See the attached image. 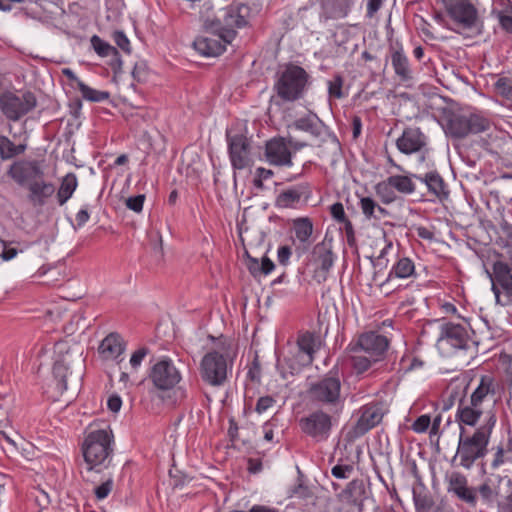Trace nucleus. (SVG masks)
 <instances>
[{
  "instance_id": "1",
  "label": "nucleus",
  "mask_w": 512,
  "mask_h": 512,
  "mask_svg": "<svg viewBox=\"0 0 512 512\" xmlns=\"http://www.w3.org/2000/svg\"><path fill=\"white\" fill-rule=\"evenodd\" d=\"M497 383L490 375H482L477 386L469 396L460 398L455 420L458 425L476 427L478 424L496 426L497 417L494 406L496 404Z\"/></svg>"
},
{
  "instance_id": "2",
  "label": "nucleus",
  "mask_w": 512,
  "mask_h": 512,
  "mask_svg": "<svg viewBox=\"0 0 512 512\" xmlns=\"http://www.w3.org/2000/svg\"><path fill=\"white\" fill-rule=\"evenodd\" d=\"M458 426V444L452 462H457V466L470 470L488 454V446L495 426L478 424L473 432L467 430L469 425Z\"/></svg>"
},
{
  "instance_id": "3",
  "label": "nucleus",
  "mask_w": 512,
  "mask_h": 512,
  "mask_svg": "<svg viewBox=\"0 0 512 512\" xmlns=\"http://www.w3.org/2000/svg\"><path fill=\"white\" fill-rule=\"evenodd\" d=\"M306 394L313 405L334 414L342 412L346 401L341 375L338 370H331L316 381L311 382Z\"/></svg>"
},
{
  "instance_id": "4",
  "label": "nucleus",
  "mask_w": 512,
  "mask_h": 512,
  "mask_svg": "<svg viewBox=\"0 0 512 512\" xmlns=\"http://www.w3.org/2000/svg\"><path fill=\"white\" fill-rule=\"evenodd\" d=\"M445 482L447 492L471 508L477 506L478 499L487 508L493 507L497 501L498 492L489 481H484L478 487H472L466 475L459 471H452L445 475Z\"/></svg>"
},
{
  "instance_id": "5",
  "label": "nucleus",
  "mask_w": 512,
  "mask_h": 512,
  "mask_svg": "<svg viewBox=\"0 0 512 512\" xmlns=\"http://www.w3.org/2000/svg\"><path fill=\"white\" fill-rule=\"evenodd\" d=\"M86 472L100 473L108 468L113 455V434L106 429L90 432L81 447Z\"/></svg>"
},
{
  "instance_id": "6",
  "label": "nucleus",
  "mask_w": 512,
  "mask_h": 512,
  "mask_svg": "<svg viewBox=\"0 0 512 512\" xmlns=\"http://www.w3.org/2000/svg\"><path fill=\"white\" fill-rule=\"evenodd\" d=\"M249 13L250 8L247 5L232 4L220 10L217 16L205 18L203 27L221 31L226 42H232L236 36V29L246 26Z\"/></svg>"
},
{
  "instance_id": "7",
  "label": "nucleus",
  "mask_w": 512,
  "mask_h": 512,
  "mask_svg": "<svg viewBox=\"0 0 512 512\" xmlns=\"http://www.w3.org/2000/svg\"><path fill=\"white\" fill-rule=\"evenodd\" d=\"M310 76L306 70L295 64H288L275 83L277 95L284 101H296L303 97Z\"/></svg>"
},
{
  "instance_id": "8",
  "label": "nucleus",
  "mask_w": 512,
  "mask_h": 512,
  "mask_svg": "<svg viewBox=\"0 0 512 512\" xmlns=\"http://www.w3.org/2000/svg\"><path fill=\"white\" fill-rule=\"evenodd\" d=\"M36 95L29 90L0 93V111L8 124L21 120L37 106Z\"/></svg>"
},
{
  "instance_id": "9",
  "label": "nucleus",
  "mask_w": 512,
  "mask_h": 512,
  "mask_svg": "<svg viewBox=\"0 0 512 512\" xmlns=\"http://www.w3.org/2000/svg\"><path fill=\"white\" fill-rule=\"evenodd\" d=\"M490 128V121L479 113H452L446 124V134L456 140L479 134Z\"/></svg>"
},
{
  "instance_id": "10",
  "label": "nucleus",
  "mask_w": 512,
  "mask_h": 512,
  "mask_svg": "<svg viewBox=\"0 0 512 512\" xmlns=\"http://www.w3.org/2000/svg\"><path fill=\"white\" fill-rule=\"evenodd\" d=\"M471 344L472 339L466 326L453 322L440 326L436 346L443 355L450 356L458 351H466Z\"/></svg>"
},
{
  "instance_id": "11",
  "label": "nucleus",
  "mask_w": 512,
  "mask_h": 512,
  "mask_svg": "<svg viewBox=\"0 0 512 512\" xmlns=\"http://www.w3.org/2000/svg\"><path fill=\"white\" fill-rule=\"evenodd\" d=\"M148 380L157 391H170L181 382L182 373L174 360L163 356L150 367Z\"/></svg>"
},
{
  "instance_id": "12",
  "label": "nucleus",
  "mask_w": 512,
  "mask_h": 512,
  "mask_svg": "<svg viewBox=\"0 0 512 512\" xmlns=\"http://www.w3.org/2000/svg\"><path fill=\"white\" fill-rule=\"evenodd\" d=\"M334 413L324 408L310 412L299 420L301 431L316 442L326 441L334 426Z\"/></svg>"
},
{
  "instance_id": "13",
  "label": "nucleus",
  "mask_w": 512,
  "mask_h": 512,
  "mask_svg": "<svg viewBox=\"0 0 512 512\" xmlns=\"http://www.w3.org/2000/svg\"><path fill=\"white\" fill-rule=\"evenodd\" d=\"M232 371V361L228 362L225 355L211 351L204 355L200 363V375L204 382L219 387L227 380L228 372Z\"/></svg>"
},
{
  "instance_id": "14",
  "label": "nucleus",
  "mask_w": 512,
  "mask_h": 512,
  "mask_svg": "<svg viewBox=\"0 0 512 512\" xmlns=\"http://www.w3.org/2000/svg\"><path fill=\"white\" fill-rule=\"evenodd\" d=\"M388 346L389 340L386 336L370 331L352 341L347 349L350 353H364L379 361L386 353Z\"/></svg>"
},
{
  "instance_id": "15",
  "label": "nucleus",
  "mask_w": 512,
  "mask_h": 512,
  "mask_svg": "<svg viewBox=\"0 0 512 512\" xmlns=\"http://www.w3.org/2000/svg\"><path fill=\"white\" fill-rule=\"evenodd\" d=\"M228 153L231 165L235 170H242L252 163L251 141L242 133L227 131Z\"/></svg>"
},
{
  "instance_id": "16",
  "label": "nucleus",
  "mask_w": 512,
  "mask_h": 512,
  "mask_svg": "<svg viewBox=\"0 0 512 512\" xmlns=\"http://www.w3.org/2000/svg\"><path fill=\"white\" fill-rule=\"evenodd\" d=\"M25 120L22 123L21 131L15 132L12 124H7V131L11 138L0 135V159L3 161L11 160L23 155L28 148V133L26 131Z\"/></svg>"
},
{
  "instance_id": "17",
  "label": "nucleus",
  "mask_w": 512,
  "mask_h": 512,
  "mask_svg": "<svg viewBox=\"0 0 512 512\" xmlns=\"http://www.w3.org/2000/svg\"><path fill=\"white\" fill-rule=\"evenodd\" d=\"M311 197V185L302 182L281 190L275 198V206L282 209H297L306 205Z\"/></svg>"
},
{
  "instance_id": "18",
  "label": "nucleus",
  "mask_w": 512,
  "mask_h": 512,
  "mask_svg": "<svg viewBox=\"0 0 512 512\" xmlns=\"http://www.w3.org/2000/svg\"><path fill=\"white\" fill-rule=\"evenodd\" d=\"M443 3L451 19L462 28L476 26L478 12L469 0H443Z\"/></svg>"
},
{
  "instance_id": "19",
  "label": "nucleus",
  "mask_w": 512,
  "mask_h": 512,
  "mask_svg": "<svg viewBox=\"0 0 512 512\" xmlns=\"http://www.w3.org/2000/svg\"><path fill=\"white\" fill-rule=\"evenodd\" d=\"M385 407L381 402H371L359 410L360 417L352 428L353 435L360 437L377 426L385 415Z\"/></svg>"
},
{
  "instance_id": "20",
  "label": "nucleus",
  "mask_w": 512,
  "mask_h": 512,
  "mask_svg": "<svg viewBox=\"0 0 512 512\" xmlns=\"http://www.w3.org/2000/svg\"><path fill=\"white\" fill-rule=\"evenodd\" d=\"M331 240L326 239L316 244L312 251L313 263L316 266L313 278L322 283L326 281L329 271L334 265L335 256L332 252Z\"/></svg>"
},
{
  "instance_id": "21",
  "label": "nucleus",
  "mask_w": 512,
  "mask_h": 512,
  "mask_svg": "<svg viewBox=\"0 0 512 512\" xmlns=\"http://www.w3.org/2000/svg\"><path fill=\"white\" fill-rule=\"evenodd\" d=\"M7 174L18 185L25 187L39 178H44V171L37 160L15 162L10 166Z\"/></svg>"
},
{
  "instance_id": "22",
  "label": "nucleus",
  "mask_w": 512,
  "mask_h": 512,
  "mask_svg": "<svg viewBox=\"0 0 512 512\" xmlns=\"http://www.w3.org/2000/svg\"><path fill=\"white\" fill-rule=\"evenodd\" d=\"M396 146L403 154L420 152L421 160L425 159L424 152L427 146V137L418 127H408L403 130L402 135L397 139Z\"/></svg>"
},
{
  "instance_id": "23",
  "label": "nucleus",
  "mask_w": 512,
  "mask_h": 512,
  "mask_svg": "<svg viewBox=\"0 0 512 512\" xmlns=\"http://www.w3.org/2000/svg\"><path fill=\"white\" fill-rule=\"evenodd\" d=\"M206 35L197 37L193 46L203 56H218L222 54L226 48V45L230 42H226L224 39V33L221 31H213L208 27H204Z\"/></svg>"
},
{
  "instance_id": "24",
  "label": "nucleus",
  "mask_w": 512,
  "mask_h": 512,
  "mask_svg": "<svg viewBox=\"0 0 512 512\" xmlns=\"http://www.w3.org/2000/svg\"><path fill=\"white\" fill-rule=\"evenodd\" d=\"M265 159L273 166H292V153L282 137H274L266 142Z\"/></svg>"
},
{
  "instance_id": "25",
  "label": "nucleus",
  "mask_w": 512,
  "mask_h": 512,
  "mask_svg": "<svg viewBox=\"0 0 512 512\" xmlns=\"http://www.w3.org/2000/svg\"><path fill=\"white\" fill-rule=\"evenodd\" d=\"M293 244L297 250L306 251L312 244L314 226L309 217H298L292 221Z\"/></svg>"
},
{
  "instance_id": "26",
  "label": "nucleus",
  "mask_w": 512,
  "mask_h": 512,
  "mask_svg": "<svg viewBox=\"0 0 512 512\" xmlns=\"http://www.w3.org/2000/svg\"><path fill=\"white\" fill-rule=\"evenodd\" d=\"M28 190V200L35 207H42L47 200L55 193V185L52 182L39 178L26 186Z\"/></svg>"
},
{
  "instance_id": "27",
  "label": "nucleus",
  "mask_w": 512,
  "mask_h": 512,
  "mask_svg": "<svg viewBox=\"0 0 512 512\" xmlns=\"http://www.w3.org/2000/svg\"><path fill=\"white\" fill-rule=\"evenodd\" d=\"M353 0H321L320 20H337L348 15Z\"/></svg>"
},
{
  "instance_id": "28",
  "label": "nucleus",
  "mask_w": 512,
  "mask_h": 512,
  "mask_svg": "<svg viewBox=\"0 0 512 512\" xmlns=\"http://www.w3.org/2000/svg\"><path fill=\"white\" fill-rule=\"evenodd\" d=\"M494 279L492 280V291L496 298H499L500 286L508 295L512 296V271L508 264L497 261L493 265Z\"/></svg>"
},
{
  "instance_id": "29",
  "label": "nucleus",
  "mask_w": 512,
  "mask_h": 512,
  "mask_svg": "<svg viewBox=\"0 0 512 512\" xmlns=\"http://www.w3.org/2000/svg\"><path fill=\"white\" fill-rule=\"evenodd\" d=\"M413 178L425 183L428 192L439 200L446 199L449 195L447 186L442 176L437 171H431L424 176L412 174Z\"/></svg>"
},
{
  "instance_id": "30",
  "label": "nucleus",
  "mask_w": 512,
  "mask_h": 512,
  "mask_svg": "<svg viewBox=\"0 0 512 512\" xmlns=\"http://www.w3.org/2000/svg\"><path fill=\"white\" fill-rule=\"evenodd\" d=\"M126 344L117 333H110L101 342L99 352L105 359L117 360L125 351Z\"/></svg>"
},
{
  "instance_id": "31",
  "label": "nucleus",
  "mask_w": 512,
  "mask_h": 512,
  "mask_svg": "<svg viewBox=\"0 0 512 512\" xmlns=\"http://www.w3.org/2000/svg\"><path fill=\"white\" fill-rule=\"evenodd\" d=\"M316 337L313 333H304L297 339V354L300 362L304 365H311L314 360Z\"/></svg>"
},
{
  "instance_id": "32",
  "label": "nucleus",
  "mask_w": 512,
  "mask_h": 512,
  "mask_svg": "<svg viewBox=\"0 0 512 512\" xmlns=\"http://www.w3.org/2000/svg\"><path fill=\"white\" fill-rule=\"evenodd\" d=\"M292 127L296 130L307 132L314 137H319L322 135L324 123L316 114L309 113L296 119L292 123Z\"/></svg>"
},
{
  "instance_id": "33",
  "label": "nucleus",
  "mask_w": 512,
  "mask_h": 512,
  "mask_svg": "<svg viewBox=\"0 0 512 512\" xmlns=\"http://www.w3.org/2000/svg\"><path fill=\"white\" fill-rule=\"evenodd\" d=\"M492 14L497 18L500 27L507 33H512V3L509 0H496Z\"/></svg>"
},
{
  "instance_id": "34",
  "label": "nucleus",
  "mask_w": 512,
  "mask_h": 512,
  "mask_svg": "<svg viewBox=\"0 0 512 512\" xmlns=\"http://www.w3.org/2000/svg\"><path fill=\"white\" fill-rule=\"evenodd\" d=\"M391 63L395 74L401 81H409L413 78L409 60L404 54L402 47L393 50L391 54Z\"/></svg>"
},
{
  "instance_id": "35",
  "label": "nucleus",
  "mask_w": 512,
  "mask_h": 512,
  "mask_svg": "<svg viewBox=\"0 0 512 512\" xmlns=\"http://www.w3.org/2000/svg\"><path fill=\"white\" fill-rule=\"evenodd\" d=\"M415 276L416 270L413 260L408 257H400L392 266L386 282L391 281L393 278L406 279Z\"/></svg>"
},
{
  "instance_id": "36",
  "label": "nucleus",
  "mask_w": 512,
  "mask_h": 512,
  "mask_svg": "<svg viewBox=\"0 0 512 512\" xmlns=\"http://www.w3.org/2000/svg\"><path fill=\"white\" fill-rule=\"evenodd\" d=\"M78 185L77 177L74 173H68L63 177L61 185L57 192L59 205H64L73 195Z\"/></svg>"
},
{
  "instance_id": "37",
  "label": "nucleus",
  "mask_w": 512,
  "mask_h": 512,
  "mask_svg": "<svg viewBox=\"0 0 512 512\" xmlns=\"http://www.w3.org/2000/svg\"><path fill=\"white\" fill-rule=\"evenodd\" d=\"M247 269L253 277H257L260 275H268L270 274L274 268V263L266 256H264L261 262L258 259L248 256L247 258Z\"/></svg>"
},
{
  "instance_id": "38",
  "label": "nucleus",
  "mask_w": 512,
  "mask_h": 512,
  "mask_svg": "<svg viewBox=\"0 0 512 512\" xmlns=\"http://www.w3.org/2000/svg\"><path fill=\"white\" fill-rule=\"evenodd\" d=\"M68 372L69 366L66 357H62L54 363L52 373L54 379L57 381V389L59 391H64L67 389Z\"/></svg>"
},
{
  "instance_id": "39",
  "label": "nucleus",
  "mask_w": 512,
  "mask_h": 512,
  "mask_svg": "<svg viewBox=\"0 0 512 512\" xmlns=\"http://www.w3.org/2000/svg\"><path fill=\"white\" fill-rule=\"evenodd\" d=\"M412 175H392L389 176V184H391L396 191L401 194L409 195L415 192L416 186L412 181Z\"/></svg>"
},
{
  "instance_id": "40",
  "label": "nucleus",
  "mask_w": 512,
  "mask_h": 512,
  "mask_svg": "<svg viewBox=\"0 0 512 512\" xmlns=\"http://www.w3.org/2000/svg\"><path fill=\"white\" fill-rule=\"evenodd\" d=\"M343 492L352 502H362L365 498V484L361 479H354L349 482Z\"/></svg>"
},
{
  "instance_id": "41",
  "label": "nucleus",
  "mask_w": 512,
  "mask_h": 512,
  "mask_svg": "<svg viewBox=\"0 0 512 512\" xmlns=\"http://www.w3.org/2000/svg\"><path fill=\"white\" fill-rule=\"evenodd\" d=\"M413 501L417 512H428L434 502L423 489L413 488Z\"/></svg>"
},
{
  "instance_id": "42",
  "label": "nucleus",
  "mask_w": 512,
  "mask_h": 512,
  "mask_svg": "<svg viewBox=\"0 0 512 512\" xmlns=\"http://www.w3.org/2000/svg\"><path fill=\"white\" fill-rule=\"evenodd\" d=\"M78 89L80 90L84 99L92 102H102L110 97L109 92L95 90L86 85L84 82L78 83Z\"/></svg>"
},
{
  "instance_id": "43",
  "label": "nucleus",
  "mask_w": 512,
  "mask_h": 512,
  "mask_svg": "<svg viewBox=\"0 0 512 512\" xmlns=\"http://www.w3.org/2000/svg\"><path fill=\"white\" fill-rule=\"evenodd\" d=\"M497 95L512 102V75L501 76L494 83Z\"/></svg>"
},
{
  "instance_id": "44",
  "label": "nucleus",
  "mask_w": 512,
  "mask_h": 512,
  "mask_svg": "<svg viewBox=\"0 0 512 512\" xmlns=\"http://www.w3.org/2000/svg\"><path fill=\"white\" fill-rule=\"evenodd\" d=\"M344 78L341 74H334L331 79L327 81L328 95L333 99H341L345 97L343 92Z\"/></svg>"
},
{
  "instance_id": "45",
  "label": "nucleus",
  "mask_w": 512,
  "mask_h": 512,
  "mask_svg": "<svg viewBox=\"0 0 512 512\" xmlns=\"http://www.w3.org/2000/svg\"><path fill=\"white\" fill-rule=\"evenodd\" d=\"M91 44L95 52L100 57H109L110 55L117 54V48L110 45L108 42L102 40L99 36L93 35L91 37Z\"/></svg>"
},
{
  "instance_id": "46",
  "label": "nucleus",
  "mask_w": 512,
  "mask_h": 512,
  "mask_svg": "<svg viewBox=\"0 0 512 512\" xmlns=\"http://www.w3.org/2000/svg\"><path fill=\"white\" fill-rule=\"evenodd\" d=\"M375 191L384 204H390L396 200L394 187L391 184H389L388 178L385 181L379 182L375 186Z\"/></svg>"
},
{
  "instance_id": "47",
  "label": "nucleus",
  "mask_w": 512,
  "mask_h": 512,
  "mask_svg": "<svg viewBox=\"0 0 512 512\" xmlns=\"http://www.w3.org/2000/svg\"><path fill=\"white\" fill-rule=\"evenodd\" d=\"M351 361L353 368L358 373L367 371L372 363L377 362V359H372L369 355L364 353H351Z\"/></svg>"
},
{
  "instance_id": "48",
  "label": "nucleus",
  "mask_w": 512,
  "mask_h": 512,
  "mask_svg": "<svg viewBox=\"0 0 512 512\" xmlns=\"http://www.w3.org/2000/svg\"><path fill=\"white\" fill-rule=\"evenodd\" d=\"M114 487V480L111 474L104 475L101 484L94 488V494L97 500H104L109 496Z\"/></svg>"
},
{
  "instance_id": "49",
  "label": "nucleus",
  "mask_w": 512,
  "mask_h": 512,
  "mask_svg": "<svg viewBox=\"0 0 512 512\" xmlns=\"http://www.w3.org/2000/svg\"><path fill=\"white\" fill-rule=\"evenodd\" d=\"M359 205L362 213L367 219H379V216L375 213L377 202L373 198L362 197Z\"/></svg>"
},
{
  "instance_id": "50",
  "label": "nucleus",
  "mask_w": 512,
  "mask_h": 512,
  "mask_svg": "<svg viewBox=\"0 0 512 512\" xmlns=\"http://www.w3.org/2000/svg\"><path fill=\"white\" fill-rule=\"evenodd\" d=\"M112 38L121 50H123L127 54L131 53L130 41L123 31H115L112 35Z\"/></svg>"
},
{
  "instance_id": "51",
  "label": "nucleus",
  "mask_w": 512,
  "mask_h": 512,
  "mask_svg": "<svg viewBox=\"0 0 512 512\" xmlns=\"http://www.w3.org/2000/svg\"><path fill=\"white\" fill-rule=\"evenodd\" d=\"M150 350L147 347H140L130 357V366L132 369L137 370L143 359L149 354Z\"/></svg>"
},
{
  "instance_id": "52",
  "label": "nucleus",
  "mask_w": 512,
  "mask_h": 512,
  "mask_svg": "<svg viewBox=\"0 0 512 512\" xmlns=\"http://www.w3.org/2000/svg\"><path fill=\"white\" fill-rule=\"evenodd\" d=\"M145 201V195L139 194L126 199V207L134 212H141Z\"/></svg>"
},
{
  "instance_id": "53",
  "label": "nucleus",
  "mask_w": 512,
  "mask_h": 512,
  "mask_svg": "<svg viewBox=\"0 0 512 512\" xmlns=\"http://www.w3.org/2000/svg\"><path fill=\"white\" fill-rule=\"evenodd\" d=\"M275 402L276 401L272 396H262L257 400L255 411L258 414H262L266 412L269 408H271L275 404Z\"/></svg>"
},
{
  "instance_id": "54",
  "label": "nucleus",
  "mask_w": 512,
  "mask_h": 512,
  "mask_svg": "<svg viewBox=\"0 0 512 512\" xmlns=\"http://www.w3.org/2000/svg\"><path fill=\"white\" fill-rule=\"evenodd\" d=\"M330 214L337 223L346 221L347 216L341 202H336L330 206Z\"/></svg>"
},
{
  "instance_id": "55",
  "label": "nucleus",
  "mask_w": 512,
  "mask_h": 512,
  "mask_svg": "<svg viewBox=\"0 0 512 512\" xmlns=\"http://www.w3.org/2000/svg\"><path fill=\"white\" fill-rule=\"evenodd\" d=\"M352 471H353V466L338 464L332 468L331 473L337 479H346L349 477V475L352 473Z\"/></svg>"
},
{
  "instance_id": "56",
  "label": "nucleus",
  "mask_w": 512,
  "mask_h": 512,
  "mask_svg": "<svg viewBox=\"0 0 512 512\" xmlns=\"http://www.w3.org/2000/svg\"><path fill=\"white\" fill-rule=\"evenodd\" d=\"M430 423L431 420L428 415H421L412 424V429L416 433H423L429 428Z\"/></svg>"
},
{
  "instance_id": "57",
  "label": "nucleus",
  "mask_w": 512,
  "mask_h": 512,
  "mask_svg": "<svg viewBox=\"0 0 512 512\" xmlns=\"http://www.w3.org/2000/svg\"><path fill=\"white\" fill-rule=\"evenodd\" d=\"M284 363L288 366L290 375L298 374L301 371V368L305 365L300 362V356L295 355L294 358H285Z\"/></svg>"
},
{
  "instance_id": "58",
  "label": "nucleus",
  "mask_w": 512,
  "mask_h": 512,
  "mask_svg": "<svg viewBox=\"0 0 512 512\" xmlns=\"http://www.w3.org/2000/svg\"><path fill=\"white\" fill-rule=\"evenodd\" d=\"M292 251L289 246H280L277 252L278 262L282 265H286L291 257Z\"/></svg>"
},
{
  "instance_id": "59",
  "label": "nucleus",
  "mask_w": 512,
  "mask_h": 512,
  "mask_svg": "<svg viewBox=\"0 0 512 512\" xmlns=\"http://www.w3.org/2000/svg\"><path fill=\"white\" fill-rule=\"evenodd\" d=\"M415 230H416L417 236L421 239L432 241L435 238L433 231H431V229H429L425 226H418V227H416Z\"/></svg>"
},
{
  "instance_id": "60",
  "label": "nucleus",
  "mask_w": 512,
  "mask_h": 512,
  "mask_svg": "<svg viewBox=\"0 0 512 512\" xmlns=\"http://www.w3.org/2000/svg\"><path fill=\"white\" fill-rule=\"evenodd\" d=\"M90 218L87 206L81 208L76 214V222L78 227L84 226Z\"/></svg>"
},
{
  "instance_id": "61",
  "label": "nucleus",
  "mask_w": 512,
  "mask_h": 512,
  "mask_svg": "<svg viewBox=\"0 0 512 512\" xmlns=\"http://www.w3.org/2000/svg\"><path fill=\"white\" fill-rule=\"evenodd\" d=\"M247 377L254 382H259L261 377L260 365L254 361L252 367H250Z\"/></svg>"
},
{
  "instance_id": "62",
  "label": "nucleus",
  "mask_w": 512,
  "mask_h": 512,
  "mask_svg": "<svg viewBox=\"0 0 512 512\" xmlns=\"http://www.w3.org/2000/svg\"><path fill=\"white\" fill-rule=\"evenodd\" d=\"M107 405L110 411L118 412L122 406V400L118 395H111L108 398Z\"/></svg>"
},
{
  "instance_id": "63",
  "label": "nucleus",
  "mask_w": 512,
  "mask_h": 512,
  "mask_svg": "<svg viewBox=\"0 0 512 512\" xmlns=\"http://www.w3.org/2000/svg\"><path fill=\"white\" fill-rule=\"evenodd\" d=\"M504 463V449L501 446L497 447V451L494 454V459L492 461L491 466L493 468H498L500 465Z\"/></svg>"
},
{
  "instance_id": "64",
  "label": "nucleus",
  "mask_w": 512,
  "mask_h": 512,
  "mask_svg": "<svg viewBox=\"0 0 512 512\" xmlns=\"http://www.w3.org/2000/svg\"><path fill=\"white\" fill-rule=\"evenodd\" d=\"M382 0H369L367 3V15L373 16L381 7Z\"/></svg>"
}]
</instances>
